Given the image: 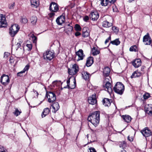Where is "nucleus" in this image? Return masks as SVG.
<instances>
[{
	"label": "nucleus",
	"instance_id": "5",
	"mask_svg": "<svg viewBox=\"0 0 152 152\" xmlns=\"http://www.w3.org/2000/svg\"><path fill=\"white\" fill-rule=\"evenodd\" d=\"M19 28L18 25L15 24L12 25L10 28L9 33L12 37H14L18 31Z\"/></svg>",
	"mask_w": 152,
	"mask_h": 152
},
{
	"label": "nucleus",
	"instance_id": "17",
	"mask_svg": "<svg viewBox=\"0 0 152 152\" xmlns=\"http://www.w3.org/2000/svg\"><path fill=\"white\" fill-rule=\"evenodd\" d=\"M65 20V16L62 15L60 16L57 18L56 21L58 25H61L64 22Z\"/></svg>",
	"mask_w": 152,
	"mask_h": 152
},
{
	"label": "nucleus",
	"instance_id": "3",
	"mask_svg": "<svg viewBox=\"0 0 152 152\" xmlns=\"http://www.w3.org/2000/svg\"><path fill=\"white\" fill-rule=\"evenodd\" d=\"M55 57V54L53 50L46 51L43 54L44 58L46 61L51 60Z\"/></svg>",
	"mask_w": 152,
	"mask_h": 152
},
{
	"label": "nucleus",
	"instance_id": "48",
	"mask_svg": "<svg viewBox=\"0 0 152 152\" xmlns=\"http://www.w3.org/2000/svg\"><path fill=\"white\" fill-rule=\"evenodd\" d=\"M15 60V59L13 56H11L10 57L9 61L11 64H12L14 63Z\"/></svg>",
	"mask_w": 152,
	"mask_h": 152
},
{
	"label": "nucleus",
	"instance_id": "43",
	"mask_svg": "<svg viewBox=\"0 0 152 152\" xmlns=\"http://www.w3.org/2000/svg\"><path fill=\"white\" fill-rule=\"evenodd\" d=\"M73 82H74L73 85H71L70 86L69 85V86H68V87L69 88H70L71 89H74L75 88V86H76V81H75H75H74Z\"/></svg>",
	"mask_w": 152,
	"mask_h": 152
},
{
	"label": "nucleus",
	"instance_id": "58",
	"mask_svg": "<svg viewBox=\"0 0 152 152\" xmlns=\"http://www.w3.org/2000/svg\"><path fill=\"white\" fill-rule=\"evenodd\" d=\"M9 54H10V53H6V52L4 53V58H6L9 55Z\"/></svg>",
	"mask_w": 152,
	"mask_h": 152
},
{
	"label": "nucleus",
	"instance_id": "31",
	"mask_svg": "<svg viewBox=\"0 0 152 152\" xmlns=\"http://www.w3.org/2000/svg\"><path fill=\"white\" fill-rule=\"evenodd\" d=\"M120 41L119 40V39H116L115 40L111 41L110 43V44H111L113 45H115L117 46L120 44Z\"/></svg>",
	"mask_w": 152,
	"mask_h": 152
},
{
	"label": "nucleus",
	"instance_id": "41",
	"mask_svg": "<svg viewBox=\"0 0 152 152\" xmlns=\"http://www.w3.org/2000/svg\"><path fill=\"white\" fill-rule=\"evenodd\" d=\"M75 29L77 31H80L81 29V28L78 24H76L75 25Z\"/></svg>",
	"mask_w": 152,
	"mask_h": 152
},
{
	"label": "nucleus",
	"instance_id": "50",
	"mask_svg": "<svg viewBox=\"0 0 152 152\" xmlns=\"http://www.w3.org/2000/svg\"><path fill=\"white\" fill-rule=\"evenodd\" d=\"M15 6V3H13L9 5V8L10 9H13Z\"/></svg>",
	"mask_w": 152,
	"mask_h": 152
},
{
	"label": "nucleus",
	"instance_id": "7",
	"mask_svg": "<svg viewBox=\"0 0 152 152\" xmlns=\"http://www.w3.org/2000/svg\"><path fill=\"white\" fill-rule=\"evenodd\" d=\"M58 5L56 3L52 2L50 4L49 10L51 12H57L59 10Z\"/></svg>",
	"mask_w": 152,
	"mask_h": 152
},
{
	"label": "nucleus",
	"instance_id": "29",
	"mask_svg": "<svg viewBox=\"0 0 152 152\" xmlns=\"http://www.w3.org/2000/svg\"><path fill=\"white\" fill-rule=\"evenodd\" d=\"M73 27L68 24L67 26L65 27V30L67 34H69L72 32L73 30Z\"/></svg>",
	"mask_w": 152,
	"mask_h": 152
},
{
	"label": "nucleus",
	"instance_id": "47",
	"mask_svg": "<svg viewBox=\"0 0 152 152\" xmlns=\"http://www.w3.org/2000/svg\"><path fill=\"white\" fill-rule=\"evenodd\" d=\"M55 15V12H52L48 14V16L50 18H53Z\"/></svg>",
	"mask_w": 152,
	"mask_h": 152
},
{
	"label": "nucleus",
	"instance_id": "44",
	"mask_svg": "<svg viewBox=\"0 0 152 152\" xmlns=\"http://www.w3.org/2000/svg\"><path fill=\"white\" fill-rule=\"evenodd\" d=\"M150 97V94L148 93H145L143 95L144 99H148V98Z\"/></svg>",
	"mask_w": 152,
	"mask_h": 152
},
{
	"label": "nucleus",
	"instance_id": "14",
	"mask_svg": "<svg viewBox=\"0 0 152 152\" xmlns=\"http://www.w3.org/2000/svg\"><path fill=\"white\" fill-rule=\"evenodd\" d=\"M141 132L143 136L145 137H148L151 134V131L147 127H146L142 130Z\"/></svg>",
	"mask_w": 152,
	"mask_h": 152
},
{
	"label": "nucleus",
	"instance_id": "10",
	"mask_svg": "<svg viewBox=\"0 0 152 152\" xmlns=\"http://www.w3.org/2000/svg\"><path fill=\"white\" fill-rule=\"evenodd\" d=\"M143 42L144 44L146 45H150L151 44L152 41L148 33H147L146 35L143 37Z\"/></svg>",
	"mask_w": 152,
	"mask_h": 152
},
{
	"label": "nucleus",
	"instance_id": "11",
	"mask_svg": "<svg viewBox=\"0 0 152 152\" xmlns=\"http://www.w3.org/2000/svg\"><path fill=\"white\" fill-rule=\"evenodd\" d=\"M7 25L5 18L3 14H0V28L5 27Z\"/></svg>",
	"mask_w": 152,
	"mask_h": 152
},
{
	"label": "nucleus",
	"instance_id": "49",
	"mask_svg": "<svg viewBox=\"0 0 152 152\" xmlns=\"http://www.w3.org/2000/svg\"><path fill=\"white\" fill-rule=\"evenodd\" d=\"M29 68V66L28 65H26L23 70V72H24L25 73L26 71H27L28 70Z\"/></svg>",
	"mask_w": 152,
	"mask_h": 152
},
{
	"label": "nucleus",
	"instance_id": "63",
	"mask_svg": "<svg viewBox=\"0 0 152 152\" xmlns=\"http://www.w3.org/2000/svg\"><path fill=\"white\" fill-rule=\"evenodd\" d=\"M130 2H132V1H134V0H128Z\"/></svg>",
	"mask_w": 152,
	"mask_h": 152
},
{
	"label": "nucleus",
	"instance_id": "37",
	"mask_svg": "<svg viewBox=\"0 0 152 152\" xmlns=\"http://www.w3.org/2000/svg\"><path fill=\"white\" fill-rule=\"evenodd\" d=\"M32 94L34 97H37L38 96V92L35 90L33 89L31 92Z\"/></svg>",
	"mask_w": 152,
	"mask_h": 152
},
{
	"label": "nucleus",
	"instance_id": "57",
	"mask_svg": "<svg viewBox=\"0 0 152 152\" xmlns=\"http://www.w3.org/2000/svg\"><path fill=\"white\" fill-rule=\"evenodd\" d=\"M113 10L114 12H116L117 11V9L116 8V6H113Z\"/></svg>",
	"mask_w": 152,
	"mask_h": 152
},
{
	"label": "nucleus",
	"instance_id": "52",
	"mask_svg": "<svg viewBox=\"0 0 152 152\" xmlns=\"http://www.w3.org/2000/svg\"><path fill=\"white\" fill-rule=\"evenodd\" d=\"M89 18L88 16H86L83 18V20L85 22H87L89 20Z\"/></svg>",
	"mask_w": 152,
	"mask_h": 152
},
{
	"label": "nucleus",
	"instance_id": "33",
	"mask_svg": "<svg viewBox=\"0 0 152 152\" xmlns=\"http://www.w3.org/2000/svg\"><path fill=\"white\" fill-rule=\"evenodd\" d=\"M109 3H110L109 2L108 0H105L104 1V0H101V4L102 6H106L108 5Z\"/></svg>",
	"mask_w": 152,
	"mask_h": 152
},
{
	"label": "nucleus",
	"instance_id": "1",
	"mask_svg": "<svg viewBox=\"0 0 152 152\" xmlns=\"http://www.w3.org/2000/svg\"><path fill=\"white\" fill-rule=\"evenodd\" d=\"M87 119L95 127L97 126L100 121V112L99 111L94 112L88 117Z\"/></svg>",
	"mask_w": 152,
	"mask_h": 152
},
{
	"label": "nucleus",
	"instance_id": "53",
	"mask_svg": "<svg viewBox=\"0 0 152 152\" xmlns=\"http://www.w3.org/2000/svg\"><path fill=\"white\" fill-rule=\"evenodd\" d=\"M22 43V42L21 41H19V42L17 43L16 45L18 48H20L21 46V44Z\"/></svg>",
	"mask_w": 152,
	"mask_h": 152
},
{
	"label": "nucleus",
	"instance_id": "59",
	"mask_svg": "<svg viewBox=\"0 0 152 152\" xmlns=\"http://www.w3.org/2000/svg\"><path fill=\"white\" fill-rule=\"evenodd\" d=\"M81 34L80 32H77L75 34V35L76 36H78L80 35Z\"/></svg>",
	"mask_w": 152,
	"mask_h": 152
},
{
	"label": "nucleus",
	"instance_id": "28",
	"mask_svg": "<svg viewBox=\"0 0 152 152\" xmlns=\"http://www.w3.org/2000/svg\"><path fill=\"white\" fill-rule=\"evenodd\" d=\"M141 75V73L138 72V71H136L134 72L132 74L131 76L132 78H135L136 77H140Z\"/></svg>",
	"mask_w": 152,
	"mask_h": 152
},
{
	"label": "nucleus",
	"instance_id": "45",
	"mask_svg": "<svg viewBox=\"0 0 152 152\" xmlns=\"http://www.w3.org/2000/svg\"><path fill=\"white\" fill-rule=\"evenodd\" d=\"M28 22L27 19L26 18L23 17L22 18L21 22L24 23H26Z\"/></svg>",
	"mask_w": 152,
	"mask_h": 152
},
{
	"label": "nucleus",
	"instance_id": "51",
	"mask_svg": "<svg viewBox=\"0 0 152 152\" xmlns=\"http://www.w3.org/2000/svg\"><path fill=\"white\" fill-rule=\"evenodd\" d=\"M23 71H22L20 72H18L17 74V76H20L21 77L22 76V74L24 73V72H23Z\"/></svg>",
	"mask_w": 152,
	"mask_h": 152
},
{
	"label": "nucleus",
	"instance_id": "4",
	"mask_svg": "<svg viewBox=\"0 0 152 152\" xmlns=\"http://www.w3.org/2000/svg\"><path fill=\"white\" fill-rule=\"evenodd\" d=\"M110 79H111L110 77L108 78H106L104 81V83H105V84L104 86L105 89L108 92L110 93L112 92V85L110 81Z\"/></svg>",
	"mask_w": 152,
	"mask_h": 152
},
{
	"label": "nucleus",
	"instance_id": "6",
	"mask_svg": "<svg viewBox=\"0 0 152 152\" xmlns=\"http://www.w3.org/2000/svg\"><path fill=\"white\" fill-rule=\"evenodd\" d=\"M78 71V67L76 64H74L72 65L71 68L68 69L69 74L70 75H74L76 74Z\"/></svg>",
	"mask_w": 152,
	"mask_h": 152
},
{
	"label": "nucleus",
	"instance_id": "42",
	"mask_svg": "<svg viewBox=\"0 0 152 152\" xmlns=\"http://www.w3.org/2000/svg\"><path fill=\"white\" fill-rule=\"evenodd\" d=\"M137 47L136 46H132L130 48L129 50L131 51H136Z\"/></svg>",
	"mask_w": 152,
	"mask_h": 152
},
{
	"label": "nucleus",
	"instance_id": "34",
	"mask_svg": "<svg viewBox=\"0 0 152 152\" xmlns=\"http://www.w3.org/2000/svg\"><path fill=\"white\" fill-rule=\"evenodd\" d=\"M15 110L14 113V114L16 116H17L20 114L22 112L20 110H19L17 108H15Z\"/></svg>",
	"mask_w": 152,
	"mask_h": 152
},
{
	"label": "nucleus",
	"instance_id": "39",
	"mask_svg": "<svg viewBox=\"0 0 152 152\" xmlns=\"http://www.w3.org/2000/svg\"><path fill=\"white\" fill-rule=\"evenodd\" d=\"M31 37L32 39L33 42L34 43H36L37 41V37L34 35V34H32L31 36Z\"/></svg>",
	"mask_w": 152,
	"mask_h": 152
},
{
	"label": "nucleus",
	"instance_id": "35",
	"mask_svg": "<svg viewBox=\"0 0 152 152\" xmlns=\"http://www.w3.org/2000/svg\"><path fill=\"white\" fill-rule=\"evenodd\" d=\"M119 146L120 148H124L126 146V143L125 141L120 142Z\"/></svg>",
	"mask_w": 152,
	"mask_h": 152
},
{
	"label": "nucleus",
	"instance_id": "55",
	"mask_svg": "<svg viewBox=\"0 0 152 152\" xmlns=\"http://www.w3.org/2000/svg\"><path fill=\"white\" fill-rule=\"evenodd\" d=\"M90 152H96L95 149L94 148H91L89 149Z\"/></svg>",
	"mask_w": 152,
	"mask_h": 152
},
{
	"label": "nucleus",
	"instance_id": "2",
	"mask_svg": "<svg viewBox=\"0 0 152 152\" xmlns=\"http://www.w3.org/2000/svg\"><path fill=\"white\" fill-rule=\"evenodd\" d=\"M114 91L116 93L121 95L124 90V86L121 82H118L113 88Z\"/></svg>",
	"mask_w": 152,
	"mask_h": 152
},
{
	"label": "nucleus",
	"instance_id": "16",
	"mask_svg": "<svg viewBox=\"0 0 152 152\" xmlns=\"http://www.w3.org/2000/svg\"><path fill=\"white\" fill-rule=\"evenodd\" d=\"M76 55L78 56L77 61L83 60L85 56L82 49H80L76 52Z\"/></svg>",
	"mask_w": 152,
	"mask_h": 152
},
{
	"label": "nucleus",
	"instance_id": "56",
	"mask_svg": "<svg viewBox=\"0 0 152 152\" xmlns=\"http://www.w3.org/2000/svg\"><path fill=\"white\" fill-rule=\"evenodd\" d=\"M128 140L130 141H132L133 140V137H130L129 136L128 137Z\"/></svg>",
	"mask_w": 152,
	"mask_h": 152
},
{
	"label": "nucleus",
	"instance_id": "26",
	"mask_svg": "<svg viewBox=\"0 0 152 152\" xmlns=\"http://www.w3.org/2000/svg\"><path fill=\"white\" fill-rule=\"evenodd\" d=\"M50 111V109L48 108H45L42 114V118L45 117L48 115Z\"/></svg>",
	"mask_w": 152,
	"mask_h": 152
},
{
	"label": "nucleus",
	"instance_id": "21",
	"mask_svg": "<svg viewBox=\"0 0 152 152\" xmlns=\"http://www.w3.org/2000/svg\"><path fill=\"white\" fill-rule=\"evenodd\" d=\"M103 103L105 106L109 107L110 106L111 101V100L107 98H105L103 99Z\"/></svg>",
	"mask_w": 152,
	"mask_h": 152
},
{
	"label": "nucleus",
	"instance_id": "61",
	"mask_svg": "<svg viewBox=\"0 0 152 152\" xmlns=\"http://www.w3.org/2000/svg\"><path fill=\"white\" fill-rule=\"evenodd\" d=\"M70 79H69L68 80H67L66 81V83L67 84V86H69V85L70 83Z\"/></svg>",
	"mask_w": 152,
	"mask_h": 152
},
{
	"label": "nucleus",
	"instance_id": "18",
	"mask_svg": "<svg viewBox=\"0 0 152 152\" xmlns=\"http://www.w3.org/2000/svg\"><path fill=\"white\" fill-rule=\"evenodd\" d=\"M110 68L108 67H105L103 69V73L104 77H108V78L110 73Z\"/></svg>",
	"mask_w": 152,
	"mask_h": 152
},
{
	"label": "nucleus",
	"instance_id": "46",
	"mask_svg": "<svg viewBox=\"0 0 152 152\" xmlns=\"http://www.w3.org/2000/svg\"><path fill=\"white\" fill-rule=\"evenodd\" d=\"M26 46L28 48V49L29 50H31L32 49V44L31 43L30 44H27L26 45Z\"/></svg>",
	"mask_w": 152,
	"mask_h": 152
},
{
	"label": "nucleus",
	"instance_id": "20",
	"mask_svg": "<svg viewBox=\"0 0 152 152\" xmlns=\"http://www.w3.org/2000/svg\"><path fill=\"white\" fill-rule=\"evenodd\" d=\"M141 61L139 59L135 60L132 62V65L135 68H138L141 65Z\"/></svg>",
	"mask_w": 152,
	"mask_h": 152
},
{
	"label": "nucleus",
	"instance_id": "9",
	"mask_svg": "<svg viewBox=\"0 0 152 152\" xmlns=\"http://www.w3.org/2000/svg\"><path fill=\"white\" fill-rule=\"evenodd\" d=\"M10 81L9 76L5 74L3 75L1 77L0 82L4 86L7 85L9 83Z\"/></svg>",
	"mask_w": 152,
	"mask_h": 152
},
{
	"label": "nucleus",
	"instance_id": "30",
	"mask_svg": "<svg viewBox=\"0 0 152 152\" xmlns=\"http://www.w3.org/2000/svg\"><path fill=\"white\" fill-rule=\"evenodd\" d=\"M92 53L93 56H96L100 53L99 50L97 49L95 47H93L92 49Z\"/></svg>",
	"mask_w": 152,
	"mask_h": 152
},
{
	"label": "nucleus",
	"instance_id": "62",
	"mask_svg": "<svg viewBox=\"0 0 152 152\" xmlns=\"http://www.w3.org/2000/svg\"><path fill=\"white\" fill-rule=\"evenodd\" d=\"M121 152H126V151L124 149L121 151Z\"/></svg>",
	"mask_w": 152,
	"mask_h": 152
},
{
	"label": "nucleus",
	"instance_id": "8",
	"mask_svg": "<svg viewBox=\"0 0 152 152\" xmlns=\"http://www.w3.org/2000/svg\"><path fill=\"white\" fill-rule=\"evenodd\" d=\"M46 96L48 99V101L50 103L53 102L55 101L56 99L55 94L51 92L47 93Z\"/></svg>",
	"mask_w": 152,
	"mask_h": 152
},
{
	"label": "nucleus",
	"instance_id": "25",
	"mask_svg": "<svg viewBox=\"0 0 152 152\" xmlns=\"http://www.w3.org/2000/svg\"><path fill=\"white\" fill-rule=\"evenodd\" d=\"M52 108L54 110V112L55 113L59 109V106L58 103H54L52 105Z\"/></svg>",
	"mask_w": 152,
	"mask_h": 152
},
{
	"label": "nucleus",
	"instance_id": "15",
	"mask_svg": "<svg viewBox=\"0 0 152 152\" xmlns=\"http://www.w3.org/2000/svg\"><path fill=\"white\" fill-rule=\"evenodd\" d=\"M145 110L146 112L150 115H152V105L147 104L145 106Z\"/></svg>",
	"mask_w": 152,
	"mask_h": 152
},
{
	"label": "nucleus",
	"instance_id": "38",
	"mask_svg": "<svg viewBox=\"0 0 152 152\" xmlns=\"http://www.w3.org/2000/svg\"><path fill=\"white\" fill-rule=\"evenodd\" d=\"M112 30L116 34H117L119 30L118 28L115 26H113L112 27Z\"/></svg>",
	"mask_w": 152,
	"mask_h": 152
},
{
	"label": "nucleus",
	"instance_id": "19",
	"mask_svg": "<svg viewBox=\"0 0 152 152\" xmlns=\"http://www.w3.org/2000/svg\"><path fill=\"white\" fill-rule=\"evenodd\" d=\"M31 7L37 8L39 6L40 3L39 0H31Z\"/></svg>",
	"mask_w": 152,
	"mask_h": 152
},
{
	"label": "nucleus",
	"instance_id": "13",
	"mask_svg": "<svg viewBox=\"0 0 152 152\" xmlns=\"http://www.w3.org/2000/svg\"><path fill=\"white\" fill-rule=\"evenodd\" d=\"M90 17L92 20L96 21L99 17V14L96 11L91 12L90 15Z\"/></svg>",
	"mask_w": 152,
	"mask_h": 152
},
{
	"label": "nucleus",
	"instance_id": "36",
	"mask_svg": "<svg viewBox=\"0 0 152 152\" xmlns=\"http://www.w3.org/2000/svg\"><path fill=\"white\" fill-rule=\"evenodd\" d=\"M89 32L87 31H83L82 36L84 37H86L89 36Z\"/></svg>",
	"mask_w": 152,
	"mask_h": 152
},
{
	"label": "nucleus",
	"instance_id": "23",
	"mask_svg": "<svg viewBox=\"0 0 152 152\" xmlns=\"http://www.w3.org/2000/svg\"><path fill=\"white\" fill-rule=\"evenodd\" d=\"M121 117L124 121L127 123L130 122L132 119V118L131 117L128 115H122L121 116Z\"/></svg>",
	"mask_w": 152,
	"mask_h": 152
},
{
	"label": "nucleus",
	"instance_id": "12",
	"mask_svg": "<svg viewBox=\"0 0 152 152\" xmlns=\"http://www.w3.org/2000/svg\"><path fill=\"white\" fill-rule=\"evenodd\" d=\"M88 103L92 105L95 104L97 103L95 94H93L88 98Z\"/></svg>",
	"mask_w": 152,
	"mask_h": 152
},
{
	"label": "nucleus",
	"instance_id": "40",
	"mask_svg": "<svg viewBox=\"0 0 152 152\" xmlns=\"http://www.w3.org/2000/svg\"><path fill=\"white\" fill-rule=\"evenodd\" d=\"M0 152H7L6 149L4 147L0 146Z\"/></svg>",
	"mask_w": 152,
	"mask_h": 152
},
{
	"label": "nucleus",
	"instance_id": "32",
	"mask_svg": "<svg viewBox=\"0 0 152 152\" xmlns=\"http://www.w3.org/2000/svg\"><path fill=\"white\" fill-rule=\"evenodd\" d=\"M31 23L33 25L36 24L37 20V18L35 16H32L31 18Z\"/></svg>",
	"mask_w": 152,
	"mask_h": 152
},
{
	"label": "nucleus",
	"instance_id": "27",
	"mask_svg": "<svg viewBox=\"0 0 152 152\" xmlns=\"http://www.w3.org/2000/svg\"><path fill=\"white\" fill-rule=\"evenodd\" d=\"M102 26L104 27L108 28L112 26V23L107 20L104 21L102 23Z\"/></svg>",
	"mask_w": 152,
	"mask_h": 152
},
{
	"label": "nucleus",
	"instance_id": "60",
	"mask_svg": "<svg viewBox=\"0 0 152 152\" xmlns=\"http://www.w3.org/2000/svg\"><path fill=\"white\" fill-rule=\"evenodd\" d=\"M109 2L110 3L113 4L116 1V0H108Z\"/></svg>",
	"mask_w": 152,
	"mask_h": 152
},
{
	"label": "nucleus",
	"instance_id": "54",
	"mask_svg": "<svg viewBox=\"0 0 152 152\" xmlns=\"http://www.w3.org/2000/svg\"><path fill=\"white\" fill-rule=\"evenodd\" d=\"M111 40V36H110L108 37L105 41V44H106L107 42H109V40Z\"/></svg>",
	"mask_w": 152,
	"mask_h": 152
},
{
	"label": "nucleus",
	"instance_id": "24",
	"mask_svg": "<svg viewBox=\"0 0 152 152\" xmlns=\"http://www.w3.org/2000/svg\"><path fill=\"white\" fill-rule=\"evenodd\" d=\"M82 74V77L85 80H88L91 76L89 73L85 71H83Z\"/></svg>",
	"mask_w": 152,
	"mask_h": 152
},
{
	"label": "nucleus",
	"instance_id": "22",
	"mask_svg": "<svg viewBox=\"0 0 152 152\" xmlns=\"http://www.w3.org/2000/svg\"><path fill=\"white\" fill-rule=\"evenodd\" d=\"M94 62V58L90 56L87 59L86 63L87 66H90Z\"/></svg>",
	"mask_w": 152,
	"mask_h": 152
}]
</instances>
